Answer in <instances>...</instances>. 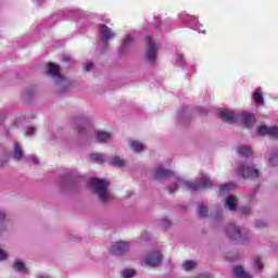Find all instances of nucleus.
Here are the masks:
<instances>
[{
  "mask_svg": "<svg viewBox=\"0 0 278 278\" xmlns=\"http://www.w3.org/2000/svg\"><path fill=\"white\" fill-rule=\"evenodd\" d=\"M255 115L253 113H237V125H244V127H253L255 125Z\"/></svg>",
  "mask_w": 278,
  "mask_h": 278,
  "instance_id": "obj_13",
  "label": "nucleus"
},
{
  "mask_svg": "<svg viewBox=\"0 0 278 278\" xmlns=\"http://www.w3.org/2000/svg\"><path fill=\"white\" fill-rule=\"evenodd\" d=\"M163 257L164 256L160 251H153L146 256L144 262L147 266H150V268H156V266L162 264Z\"/></svg>",
  "mask_w": 278,
  "mask_h": 278,
  "instance_id": "obj_12",
  "label": "nucleus"
},
{
  "mask_svg": "<svg viewBox=\"0 0 278 278\" xmlns=\"http://www.w3.org/2000/svg\"><path fill=\"white\" fill-rule=\"evenodd\" d=\"M257 190H260V187H256L255 189H253L250 193V201H252V199H255V194H257Z\"/></svg>",
  "mask_w": 278,
  "mask_h": 278,
  "instance_id": "obj_50",
  "label": "nucleus"
},
{
  "mask_svg": "<svg viewBox=\"0 0 278 278\" xmlns=\"http://www.w3.org/2000/svg\"><path fill=\"white\" fill-rule=\"evenodd\" d=\"M106 162L113 168H123L125 166V161L121 156H111Z\"/></svg>",
  "mask_w": 278,
  "mask_h": 278,
  "instance_id": "obj_19",
  "label": "nucleus"
},
{
  "mask_svg": "<svg viewBox=\"0 0 278 278\" xmlns=\"http://www.w3.org/2000/svg\"><path fill=\"white\" fill-rule=\"evenodd\" d=\"M193 110H194V112H197L201 116H206L207 112H210V110H207L203 106H195Z\"/></svg>",
  "mask_w": 278,
  "mask_h": 278,
  "instance_id": "obj_40",
  "label": "nucleus"
},
{
  "mask_svg": "<svg viewBox=\"0 0 278 278\" xmlns=\"http://www.w3.org/2000/svg\"><path fill=\"white\" fill-rule=\"evenodd\" d=\"M81 16H84V11L79 9H67L50 16L48 20H45L43 27H53V25L60 23V21H68V18L75 17L80 18Z\"/></svg>",
  "mask_w": 278,
  "mask_h": 278,
  "instance_id": "obj_5",
  "label": "nucleus"
},
{
  "mask_svg": "<svg viewBox=\"0 0 278 278\" xmlns=\"http://www.w3.org/2000/svg\"><path fill=\"white\" fill-rule=\"evenodd\" d=\"M155 24L153 25L156 29L162 27V17L160 15H154Z\"/></svg>",
  "mask_w": 278,
  "mask_h": 278,
  "instance_id": "obj_42",
  "label": "nucleus"
},
{
  "mask_svg": "<svg viewBox=\"0 0 278 278\" xmlns=\"http://www.w3.org/2000/svg\"><path fill=\"white\" fill-rule=\"evenodd\" d=\"M208 214L210 210H207V206L200 204L197 211V216H199V218H207Z\"/></svg>",
  "mask_w": 278,
  "mask_h": 278,
  "instance_id": "obj_28",
  "label": "nucleus"
},
{
  "mask_svg": "<svg viewBox=\"0 0 278 278\" xmlns=\"http://www.w3.org/2000/svg\"><path fill=\"white\" fill-rule=\"evenodd\" d=\"M233 277L235 278H251V276H249V274H247V271H244V268H242V266H240V265H236L233 267Z\"/></svg>",
  "mask_w": 278,
  "mask_h": 278,
  "instance_id": "obj_24",
  "label": "nucleus"
},
{
  "mask_svg": "<svg viewBox=\"0 0 278 278\" xmlns=\"http://www.w3.org/2000/svg\"><path fill=\"white\" fill-rule=\"evenodd\" d=\"M91 162H96V164H105V157L101 153L93 152L89 154Z\"/></svg>",
  "mask_w": 278,
  "mask_h": 278,
  "instance_id": "obj_27",
  "label": "nucleus"
},
{
  "mask_svg": "<svg viewBox=\"0 0 278 278\" xmlns=\"http://www.w3.org/2000/svg\"><path fill=\"white\" fill-rule=\"evenodd\" d=\"M177 121L179 125H182V126L190 125V122L192 121V113H190V110L188 106H182L178 111Z\"/></svg>",
  "mask_w": 278,
  "mask_h": 278,
  "instance_id": "obj_14",
  "label": "nucleus"
},
{
  "mask_svg": "<svg viewBox=\"0 0 278 278\" xmlns=\"http://www.w3.org/2000/svg\"><path fill=\"white\" fill-rule=\"evenodd\" d=\"M191 71H193L194 73L197 72V70H194V67H193V66L191 67Z\"/></svg>",
  "mask_w": 278,
  "mask_h": 278,
  "instance_id": "obj_56",
  "label": "nucleus"
},
{
  "mask_svg": "<svg viewBox=\"0 0 278 278\" xmlns=\"http://www.w3.org/2000/svg\"><path fill=\"white\" fill-rule=\"evenodd\" d=\"M74 131H77L78 136L86 137L92 131V122L87 115H79L72 121Z\"/></svg>",
  "mask_w": 278,
  "mask_h": 278,
  "instance_id": "obj_8",
  "label": "nucleus"
},
{
  "mask_svg": "<svg viewBox=\"0 0 278 278\" xmlns=\"http://www.w3.org/2000/svg\"><path fill=\"white\" fill-rule=\"evenodd\" d=\"M184 270H192L193 268H197V263L194 261H186L182 264Z\"/></svg>",
  "mask_w": 278,
  "mask_h": 278,
  "instance_id": "obj_35",
  "label": "nucleus"
},
{
  "mask_svg": "<svg viewBox=\"0 0 278 278\" xmlns=\"http://www.w3.org/2000/svg\"><path fill=\"white\" fill-rule=\"evenodd\" d=\"M73 241H74V242H77V239H74Z\"/></svg>",
  "mask_w": 278,
  "mask_h": 278,
  "instance_id": "obj_57",
  "label": "nucleus"
},
{
  "mask_svg": "<svg viewBox=\"0 0 278 278\" xmlns=\"http://www.w3.org/2000/svg\"><path fill=\"white\" fill-rule=\"evenodd\" d=\"M13 160H23V150L18 143H14V152H13Z\"/></svg>",
  "mask_w": 278,
  "mask_h": 278,
  "instance_id": "obj_30",
  "label": "nucleus"
},
{
  "mask_svg": "<svg viewBox=\"0 0 278 278\" xmlns=\"http://www.w3.org/2000/svg\"><path fill=\"white\" fill-rule=\"evenodd\" d=\"M270 127L266 125H261L257 127L256 132L257 136H268Z\"/></svg>",
  "mask_w": 278,
  "mask_h": 278,
  "instance_id": "obj_33",
  "label": "nucleus"
},
{
  "mask_svg": "<svg viewBox=\"0 0 278 278\" xmlns=\"http://www.w3.org/2000/svg\"><path fill=\"white\" fill-rule=\"evenodd\" d=\"M154 177L159 181H162L164 179L172 178L173 182L168 186L167 190L169 194H175L177 192V186L181 184L187 190H190L191 192H197L199 190H207L210 188H213L214 182H212V179L210 178H202L199 181L192 182L184 179V177L179 176L177 173L166 169L162 166H157L154 172Z\"/></svg>",
  "mask_w": 278,
  "mask_h": 278,
  "instance_id": "obj_1",
  "label": "nucleus"
},
{
  "mask_svg": "<svg viewBox=\"0 0 278 278\" xmlns=\"http://www.w3.org/2000/svg\"><path fill=\"white\" fill-rule=\"evenodd\" d=\"M84 178L73 172H67L58 179V186L61 192H79L81 190Z\"/></svg>",
  "mask_w": 278,
  "mask_h": 278,
  "instance_id": "obj_3",
  "label": "nucleus"
},
{
  "mask_svg": "<svg viewBox=\"0 0 278 278\" xmlns=\"http://www.w3.org/2000/svg\"><path fill=\"white\" fill-rule=\"evenodd\" d=\"M239 214H241V216H249V214H251V207L249 206H241L238 208Z\"/></svg>",
  "mask_w": 278,
  "mask_h": 278,
  "instance_id": "obj_38",
  "label": "nucleus"
},
{
  "mask_svg": "<svg viewBox=\"0 0 278 278\" xmlns=\"http://www.w3.org/2000/svg\"><path fill=\"white\" fill-rule=\"evenodd\" d=\"M225 233L235 244H249L251 242V237H249L247 229L240 228L235 224L225 226Z\"/></svg>",
  "mask_w": 278,
  "mask_h": 278,
  "instance_id": "obj_4",
  "label": "nucleus"
},
{
  "mask_svg": "<svg viewBox=\"0 0 278 278\" xmlns=\"http://www.w3.org/2000/svg\"><path fill=\"white\" fill-rule=\"evenodd\" d=\"M46 73L47 75L52 77L56 86H59L58 97H64V94L71 92V88L73 85L71 84V80H68V78L60 74V65L55 63L48 64Z\"/></svg>",
  "mask_w": 278,
  "mask_h": 278,
  "instance_id": "obj_2",
  "label": "nucleus"
},
{
  "mask_svg": "<svg viewBox=\"0 0 278 278\" xmlns=\"http://www.w3.org/2000/svg\"><path fill=\"white\" fill-rule=\"evenodd\" d=\"M13 269L15 270V273H20L21 275H24L25 273H27V267L25 266V262L21 260H15V262L13 263Z\"/></svg>",
  "mask_w": 278,
  "mask_h": 278,
  "instance_id": "obj_23",
  "label": "nucleus"
},
{
  "mask_svg": "<svg viewBox=\"0 0 278 278\" xmlns=\"http://www.w3.org/2000/svg\"><path fill=\"white\" fill-rule=\"evenodd\" d=\"M36 92H38L37 86H31L25 91V101L26 103H31L36 97Z\"/></svg>",
  "mask_w": 278,
  "mask_h": 278,
  "instance_id": "obj_20",
  "label": "nucleus"
},
{
  "mask_svg": "<svg viewBox=\"0 0 278 278\" xmlns=\"http://www.w3.org/2000/svg\"><path fill=\"white\" fill-rule=\"evenodd\" d=\"M253 101L257 105H264V94L262 93V87H257L253 92Z\"/></svg>",
  "mask_w": 278,
  "mask_h": 278,
  "instance_id": "obj_22",
  "label": "nucleus"
},
{
  "mask_svg": "<svg viewBox=\"0 0 278 278\" xmlns=\"http://www.w3.org/2000/svg\"><path fill=\"white\" fill-rule=\"evenodd\" d=\"M231 191V184H224L219 187L218 194L219 197H225V194H229Z\"/></svg>",
  "mask_w": 278,
  "mask_h": 278,
  "instance_id": "obj_32",
  "label": "nucleus"
},
{
  "mask_svg": "<svg viewBox=\"0 0 278 278\" xmlns=\"http://www.w3.org/2000/svg\"><path fill=\"white\" fill-rule=\"evenodd\" d=\"M129 251V243L127 242H121L118 244H114L110 249L111 255L121 256L124 255V253H127Z\"/></svg>",
  "mask_w": 278,
  "mask_h": 278,
  "instance_id": "obj_17",
  "label": "nucleus"
},
{
  "mask_svg": "<svg viewBox=\"0 0 278 278\" xmlns=\"http://www.w3.org/2000/svg\"><path fill=\"white\" fill-rule=\"evenodd\" d=\"M26 136H34L36 134V128L34 126H28L25 131Z\"/></svg>",
  "mask_w": 278,
  "mask_h": 278,
  "instance_id": "obj_46",
  "label": "nucleus"
},
{
  "mask_svg": "<svg viewBox=\"0 0 278 278\" xmlns=\"http://www.w3.org/2000/svg\"><path fill=\"white\" fill-rule=\"evenodd\" d=\"M28 161L33 162V164H34L35 166H38V164H40V160L37 159V156L34 155V154H30V155L28 156Z\"/></svg>",
  "mask_w": 278,
  "mask_h": 278,
  "instance_id": "obj_44",
  "label": "nucleus"
},
{
  "mask_svg": "<svg viewBox=\"0 0 278 278\" xmlns=\"http://www.w3.org/2000/svg\"><path fill=\"white\" fill-rule=\"evenodd\" d=\"M142 241H143V242H151V236H149L148 232H144V233L142 235Z\"/></svg>",
  "mask_w": 278,
  "mask_h": 278,
  "instance_id": "obj_51",
  "label": "nucleus"
},
{
  "mask_svg": "<svg viewBox=\"0 0 278 278\" xmlns=\"http://www.w3.org/2000/svg\"><path fill=\"white\" fill-rule=\"evenodd\" d=\"M236 151L241 155V157H249V155H251V148L248 146H239L236 148Z\"/></svg>",
  "mask_w": 278,
  "mask_h": 278,
  "instance_id": "obj_26",
  "label": "nucleus"
},
{
  "mask_svg": "<svg viewBox=\"0 0 278 278\" xmlns=\"http://www.w3.org/2000/svg\"><path fill=\"white\" fill-rule=\"evenodd\" d=\"M255 227H256V229H264V227H266V223H264L262 220H256Z\"/></svg>",
  "mask_w": 278,
  "mask_h": 278,
  "instance_id": "obj_48",
  "label": "nucleus"
},
{
  "mask_svg": "<svg viewBox=\"0 0 278 278\" xmlns=\"http://www.w3.org/2000/svg\"><path fill=\"white\" fill-rule=\"evenodd\" d=\"M147 50H146V61L151 66L157 62V43L153 41V37H146Z\"/></svg>",
  "mask_w": 278,
  "mask_h": 278,
  "instance_id": "obj_10",
  "label": "nucleus"
},
{
  "mask_svg": "<svg viewBox=\"0 0 278 278\" xmlns=\"http://www.w3.org/2000/svg\"><path fill=\"white\" fill-rule=\"evenodd\" d=\"M23 121H27L29 118H36V114L34 112H27L24 115H22Z\"/></svg>",
  "mask_w": 278,
  "mask_h": 278,
  "instance_id": "obj_45",
  "label": "nucleus"
},
{
  "mask_svg": "<svg viewBox=\"0 0 278 278\" xmlns=\"http://www.w3.org/2000/svg\"><path fill=\"white\" fill-rule=\"evenodd\" d=\"M37 5H41V3H45V0H34Z\"/></svg>",
  "mask_w": 278,
  "mask_h": 278,
  "instance_id": "obj_54",
  "label": "nucleus"
},
{
  "mask_svg": "<svg viewBox=\"0 0 278 278\" xmlns=\"http://www.w3.org/2000/svg\"><path fill=\"white\" fill-rule=\"evenodd\" d=\"M5 121V113H0V126L3 125Z\"/></svg>",
  "mask_w": 278,
  "mask_h": 278,
  "instance_id": "obj_53",
  "label": "nucleus"
},
{
  "mask_svg": "<svg viewBox=\"0 0 278 278\" xmlns=\"http://www.w3.org/2000/svg\"><path fill=\"white\" fill-rule=\"evenodd\" d=\"M5 136H7V138H10V136H12L11 132H10V129L5 130Z\"/></svg>",
  "mask_w": 278,
  "mask_h": 278,
  "instance_id": "obj_55",
  "label": "nucleus"
},
{
  "mask_svg": "<svg viewBox=\"0 0 278 278\" xmlns=\"http://www.w3.org/2000/svg\"><path fill=\"white\" fill-rule=\"evenodd\" d=\"M254 268L257 270H262L264 268V264L262 263V257L256 256L254 260Z\"/></svg>",
  "mask_w": 278,
  "mask_h": 278,
  "instance_id": "obj_39",
  "label": "nucleus"
},
{
  "mask_svg": "<svg viewBox=\"0 0 278 278\" xmlns=\"http://www.w3.org/2000/svg\"><path fill=\"white\" fill-rule=\"evenodd\" d=\"M161 225H162L163 229H170L172 223L167 218H163L161 220Z\"/></svg>",
  "mask_w": 278,
  "mask_h": 278,
  "instance_id": "obj_43",
  "label": "nucleus"
},
{
  "mask_svg": "<svg viewBox=\"0 0 278 278\" xmlns=\"http://www.w3.org/2000/svg\"><path fill=\"white\" fill-rule=\"evenodd\" d=\"M100 39L98 41L97 51L100 55H105L110 51V40L116 36L112 28L105 24L99 26Z\"/></svg>",
  "mask_w": 278,
  "mask_h": 278,
  "instance_id": "obj_6",
  "label": "nucleus"
},
{
  "mask_svg": "<svg viewBox=\"0 0 278 278\" xmlns=\"http://www.w3.org/2000/svg\"><path fill=\"white\" fill-rule=\"evenodd\" d=\"M61 60H62V62L65 63L64 66L66 70L73 68V62H74L73 55L64 53V54H62Z\"/></svg>",
  "mask_w": 278,
  "mask_h": 278,
  "instance_id": "obj_25",
  "label": "nucleus"
},
{
  "mask_svg": "<svg viewBox=\"0 0 278 278\" xmlns=\"http://www.w3.org/2000/svg\"><path fill=\"white\" fill-rule=\"evenodd\" d=\"M88 186L92 188L93 192L99 197L102 203L110 202V194L108 193V188H110V182L101 178H90Z\"/></svg>",
  "mask_w": 278,
  "mask_h": 278,
  "instance_id": "obj_7",
  "label": "nucleus"
},
{
  "mask_svg": "<svg viewBox=\"0 0 278 278\" xmlns=\"http://www.w3.org/2000/svg\"><path fill=\"white\" fill-rule=\"evenodd\" d=\"M219 117L224 123H228V125H238V113H235L230 110H224L219 112Z\"/></svg>",
  "mask_w": 278,
  "mask_h": 278,
  "instance_id": "obj_15",
  "label": "nucleus"
},
{
  "mask_svg": "<svg viewBox=\"0 0 278 278\" xmlns=\"http://www.w3.org/2000/svg\"><path fill=\"white\" fill-rule=\"evenodd\" d=\"M237 173L242 179H257L260 177V169L255 168V166H247L244 163L238 164Z\"/></svg>",
  "mask_w": 278,
  "mask_h": 278,
  "instance_id": "obj_11",
  "label": "nucleus"
},
{
  "mask_svg": "<svg viewBox=\"0 0 278 278\" xmlns=\"http://www.w3.org/2000/svg\"><path fill=\"white\" fill-rule=\"evenodd\" d=\"M268 136H271L273 138H278V127L277 126L269 127Z\"/></svg>",
  "mask_w": 278,
  "mask_h": 278,
  "instance_id": "obj_41",
  "label": "nucleus"
},
{
  "mask_svg": "<svg viewBox=\"0 0 278 278\" xmlns=\"http://www.w3.org/2000/svg\"><path fill=\"white\" fill-rule=\"evenodd\" d=\"M122 276L123 278H134L136 277V269H124Z\"/></svg>",
  "mask_w": 278,
  "mask_h": 278,
  "instance_id": "obj_36",
  "label": "nucleus"
},
{
  "mask_svg": "<svg viewBox=\"0 0 278 278\" xmlns=\"http://www.w3.org/2000/svg\"><path fill=\"white\" fill-rule=\"evenodd\" d=\"M268 162L271 166H278V150L269 152Z\"/></svg>",
  "mask_w": 278,
  "mask_h": 278,
  "instance_id": "obj_29",
  "label": "nucleus"
},
{
  "mask_svg": "<svg viewBox=\"0 0 278 278\" xmlns=\"http://www.w3.org/2000/svg\"><path fill=\"white\" fill-rule=\"evenodd\" d=\"M131 45H134V35H127L118 49V55L119 58H123L129 49H131Z\"/></svg>",
  "mask_w": 278,
  "mask_h": 278,
  "instance_id": "obj_16",
  "label": "nucleus"
},
{
  "mask_svg": "<svg viewBox=\"0 0 278 278\" xmlns=\"http://www.w3.org/2000/svg\"><path fill=\"white\" fill-rule=\"evenodd\" d=\"M178 20L180 21V23H182V25H185V27H189V29H194V31H198V34H205V30H201L203 24L199 23L198 17L186 13H179Z\"/></svg>",
  "mask_w": 278,
  "mask_h": 278,
  "instance_id": "obj_9",
  "label": "nucleus"
},
{
  "mask_svg": "<svg viewBox=\"0 0 278 278\" xmlns=\"http://www.w3.org/2000/svg\"><path fill=\"white\" fill-rule=\"evenodd\" d=\"M0 260H8V254L0 249Z\"/></svg>",
  "mask_w": 278,
  "mask_h": 278,
  "instance_id": "obj_52",
  "label": "nucleus"
},
{
  "mask_svg": "<svg viewBox=\"0 0 278 278\" xmlns=\"http://www.w3.org/2000/svg\"><path fill=\"white\" fill-rule=\"evenodd\" d=\"M130 147L135 153H140L144 149V146L138 141H132Z\"/></svg>",
  "mask_w": 278,
  "mask_h": 278,
  "instance_id": "obj_34",
  "label": "nucleus"
},
{
  "mask_svg": "<svg viewBox=\"0 0 278 278\" xmlns=\"http://www.w3.org/2000/svg\"><path fill=\"white\" fill-rule=\"evenodd\" d=\"M176 64L182 68V71H186L188 68V64L186 63V59H184V54H176Z\"/></svg>",
  "mask_w": 278,
  "mask_h": 278,
  "instance_id": "obj_31",
  "label": "nucleus"
},
{
  "mask_svg": "<svg viewBox=\"0 0 278 278\" xmlns=\"http://www.w3.org/2000/svg\"><path fill=\"white\" fill-rule=\"evenodd\" d=\"M213 218H214V220H222L223 219V212H220L219 210H216Z\"/></svg>",
  "mask_w": 278,
  "mask_h": 278,
  "instance_id": "obj_47",
  "label": "nucleus"
},
{
  "mask_svg": "<svg viewBox=\"0 0 278 278\" xmlns=\"http://www.w3.org/2000/svg\"><path fill=\"white\" fill-rule=\"evenodd\" d=\"M224 206L226 207V210H230V212H233L238 207V202L236 201V198L233 195H228L226 198Z\"/></svg>",
  "mask_w": 278,
  "mask_h": 278,
  "instance_id": "obj_21",
  "label": "nucleus"
},
{
  "mask_svg": "<svg viewBox=\"0 0 278 278\" xmlns=\"http://www.w3.org/2000/svg\"><path fill=\"white\" fill-rule=\"evenodd\" d=\"M92 68H94V63H92V62H88V63L84 66V71H86V72L92 71Z\"/></svg>",
  "mask_w": 278,
  "mask_h": 278,
  "instance_id": "obj_49",
  "label": "nucleus"
},
{
  "mask_svg": "<svg viewBox=\"0 0 278 278\" xmlns=\"http://www.w3.org/2000/svg\"><path fill=\"white\" fill-rule=\"evenodd\" d=\"M110 138H112L110 132L98 130L94 140L98 144H105V142L110 141Z\"/></svg>",
  "mask_w": 278,
  "mask_h": 278,
  "instance_id": "obj_18",
  "label": "nucleus"
},
{
  "mask_svg": "<svg viewBox=\"0 0 278 278\" xmlns=\"http://www.w3.org/2000/svg\"><path fill=\"white\" fill-rule=\"evenodd\" d=\"M5 231V214L0 211V233H3Z\"/></svg>",
  "mask_w": 278,
  "mask_h": 278,
  "instance_id": "obj_37",
  "label": "nucleus"
}]
</instances>
